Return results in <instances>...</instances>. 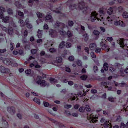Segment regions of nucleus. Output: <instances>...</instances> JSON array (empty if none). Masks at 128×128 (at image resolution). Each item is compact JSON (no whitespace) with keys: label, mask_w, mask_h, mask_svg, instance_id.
Segmentation results:
<instances>
[{"label":"nucleus","mask_w":128,"mask_h":128,"mask_svg":"<svg viewBox=\"0 0 128 128\" xmlns=\"http://www.w3.org/2000/svg\"><path fill=\"white\" fill-rule=\"evenodd\" d=\"M104 126V128H112V126L111 124V123H110L109 121H106L104 122L103 124Z\"/></svg>","instance_id":"9b49d317"},{"label":"nucleus","mask_w":128,"mask_h":128,"mask_svg":"<svg viewBox=\"0 0 128 128\" xmlns=\"http://www.w3.org/2000/svg\"><path fill=\"white\" fill-rule=\"evenodd\" d=\"M49 34L51 37L54 38L57 36V32L55 30L52 29H50L49 30Z\"/></svg>","instance_id":"0eeeda50"},{"label":"nucleus","mask_w":128,"mask_h":128,"mask_svg":"<svg viewBox=\"0 0 128 128\" xmlns=\"http://www.w3.org/2000/svg\"><path fill=\"white\" fill-rule=\"evenodd\" d=\"M65 42L63 41H62L60 42L59 46V47L60 48H63L65 45Z\"/></svg>","instance_id":"393cba45"},{"label":"nucleus","mask_w":128,"mask_h":128,"mask_svg":"<svg viewBox=\"0 0 128 128\" xmlns=\"http://www.w3.org/2000/svg\"><path fill=\"white\" fill-rule=\"evenodd\" d=\"M109 71L111 72H114L116 70V69L113 66H111L110 68Z\"/></svg>","instance_id":"4c0bfd02"},{"label":"nucleus","mask_w":128,"mask_h":128,"mask_svg":"<svg viewBox=\"0 0 128 128\" xmlns=\"http://www.w3.org/2000/svg\"><path fill=\"white\" fill-rule=\"evenodd\" d=\"M44 19L46 22H52L54 21L53 18H52V14L50 13H48L46 16L44 18Z\"/></svg>","instance_id":"7ed1b4c3"},{"label":"nucleus","mask_w":128,"mask_h":128,"mask_svg":"<svg viewBox=\"0 0 128 128\" xmlns=\"http://www.w3.org/2000/svg\"><path fill=\"white\" fill-rule=\"evenodd\" d=\"M101 48L102 50L107 52H108L110 50L109 46L106 44L104 45V46H102Z\"/></svg>","instance_id":"2eb2a0df"},{"label":"nucleus","mask_w":128,"mask_h":128,"mask_svg":"<svg viewBox=\"0 0 128 128\" xmlns=\"http://www.w3.org/2000/svg\"><path fill=\"white\" fill-rule=\"evenodd\" d=\"M17 13L18 15L20 16V17L24 18V14L23 12L19 10L18 11Z\"/></svg>","instance_id":"bb28decb"},{"label":"nucleus","mask_w":128,"mask_h":128,"mask_svg":"<svg viewBox=\"0 0 128 128\" xmlns=\"http://www.w3.org/2000/svg\"><path fill=\"white\" fill-rule=\"evenodd\" d=\"M62 58L61 57H59L56 58V62L59 65H61L62 63Z\"/></svg>","instance_id":"a211bd4d"},{"label":"nucleus","mask_w":128,"mask_h":128,"mask_svg":"<svg viewBox=\"0 0 128 128\" xmlns=\"http://www.w3.org/2000/svg\"><path fill=\"white\" fill-rule=\"evenodd\" d=\"M26 73L28 75H30L31 73V70L30 69H28L25 71Z\"/></svg>","instance_id":"79ce46f5"},{"label":"nucleus","mask_w":128,"mask_h":128,"mask_svg":"<svg viewBox=\"0 0 128 128\" xmlns=\"http://www.w3.org/2000/svg\"><path fill=\"white\" fill-rule=\"evenodd\" d=\"M18 53L20 54H21L23 53V49L22 48H20V49L18 50Z\"/></svg>","instance_id":"864d4df0"},{"label":"nucleus","mask_w":128,"mask_h":128,"mask_svg":"<svg viewBox=\"0 0 128 128\" xmlns=\"http://www.w3.org/2000/svg\"><path fill=\"white\" fill-rule=\"evenodd\" d=\"M42 77L40 76H38L37 77L36 83L38 84H40L41 86L45 87L46 86H49V84H48L44 80H42Z\"/></svg>","instance_id":"f257e3e1"},{"label":"nucleus","mask_w":128,"mask_h":128,"mask_svg":"<svg viewBox=\"0 0 128 128\" xmlns=\"http://www.w3.org/2000/svg\"><path fill=\"white\" fill-rule=\"evenodd\" d=\"M64 114L67 116H69L71 115L70 112L68 110H65Z\"/></svg>","instance_id":"de8ad7c7"},{"label":"nucleus","mask_w":128,"mask_h":128,"mask_svg":"<svg viewBox=\"0 0 128 128\" xmlns=\"http://www.w3.org/2000/svg\"><path fill=\"white\" fill-rule=\"evenodd\" d=\"M7 117L8 118H9V117L8 116V115H6V114H4L2 116V122H4V121H7V120H6V118Z\"/></svg>","instance_id":"412c9836"},{"label":"nucleus","mask_w":128,"mask_h":128,"mask_svg":"<svg viewBox=\"0 0 128 128\" xmlns=\"http://www.w3.org/2000/svg\"><path fill=\"white\" fill-rule=\"evenodd\" d=\"M72 107V105L70 104H66L64 106V107L65 108L68 109Z\"/></svg>","instance_id":"052dcab7"},{"label":"nucleus","mask_w":128,"mask_h":128,"mask_svg":"<svg viewBox=\"0 0 128 128\" xmlns=\"http://www.w3.org/2000/svg\"><path fill=\"white\" fill-rule=\"evenodd\" d=\"M68 60L70 61H73L74 60V57L73 56H70L68 58Z\"/></svg>","instance_id":"e2e57ef3"},{"label":"nucleus","mask_w":128,"mask_h":128,"mask_svg":"<svg viewBox=\"0 0 128 128\" xmlns=\"http://www.w3.org/2000/svg\"><path fill=\"white\" fill-rule=\"evenodd\" d=\"M85 108L83 106H80L78 109V111L81 112H84L85 111Z\"/></svg>","instance_id":"a878e982"},{"label":"nucleus","mask_w":128,"mask_h":128,"mask_svg":"<svg viewBox=\"0 0 128 128\" xmlns=\"http://www.w3.org/2000/svg\"><path fill=\"white\" fill-rule=\"evenodd\" d=\"M4 62L7 65H9L11 64V62L8 59H6L4 60Z\"/></svg>","instance_id":"aec40b11"},{"label":"nucleus","mask_w":128,"mask_h":128,"mask_svg":"<svg viewBox=\"0 0 128 128\" xmlns=\"http://www.w3.org/2000/svg\"><path fill=\"white\" fill-rule=\"evenodd\" d=\"M42 34L41 33V32L40 30H39L38 32V34L37 35L38 36V38H41L42 36Z\"/></svg>","instance_id":"09e8293b"},{"label":"nucleus","mask_w":128,"mask_h":128,"mask_svg":"<svg viewBox=\"0 0 128 128\" xmlns=\"http://www.w3.org/2000/svg\"><path fill=\"white\" fill-rule=\"evenodd\" d=\"M116 98H113L112 97H109L108 98V100L112 102H114Z\"/></svg>","instance_id":"5701e85b"},{"label":"nucleus","mask_w":128,"mask_h":128,"mask_svg":"<svg viewBox=\"0 0 128 128\" xmlns=\"http://www.w3.org/2000/svg\"><path fill=\"white\" fill-rule=\"evenodd\" d=\"M84 50H85V52H87L88 54H89V49L88 47H85L84 48Z\"/></svg>","instance_id":"0e129e2a"},{"label":"nucleus","mask_w":128,"mask_h":128,"mask_svg":"<svg viewBox=\"0 0 128 128\" xmlns=\"http://www.w3.org/2000/svg\"><path fill=\"white\" fill-rule=\"evenodd\" d=\"M122 16L124 18H128V13L126 12H124L122 14Z\"/></svg>","instance_id":"f704fd0d"},{"label":"nucleus","mask_w":128,"mask_h":128,"mask_svg":"<svg viewBox=\"0 0 128 128\" xmlns=\"http://www.w3.org/2000/svg\"><path fill=\"white\" fill-rule=\"evenodd\" d=\"M36 49H33L31 50V51L32 54H35L36 52Z\"/></svg>","instance_id":"bf43d9fd"},{"label":"nucleus","mask_w":128,"mask_h":128,"mask_svg":"<svg viewBox=\"0 0 128 128\" xmlns=\"http://www.w3.org/2000/svg\"><path fill=\"white\" fill-rule=\"evenodd\" d=\"M124 46H125L128 48V39H126L124 40Z\"/></svg>","instance_id":"58836bf2"},{"label":"nucleus","mask_w":128,"mask_h":128,"mask_svg":"<svg viewBox=\"0 0 128 128\" xmlns=\"http://www.w3.org/2000/svg\"><path fill=\"white\" fill-rule=\"evenodd\" d=\"M104 69L105 71H107L108 70V65L107 62H105L103 65Z\"/></svg>","instance_id":"b1692460"},{"label":"nucleus","mask_w":128,"mask_h":128,"mask_svg":"<svg viewBox=\"0 0 128 128\" xmlns=\"http://www.w3.org/2000/svg\"><path fill=\"white\" fill-rule=\"evenodd\" d=\"M98 15V14L96 11H94L92 12L90 16H97Z\"/></svg>","instance_id":"ea45409f"},{"label":"nucleus","mask_w":128,"mask_h":128,"mask_svg":"<svg viewBox=\"0 0 128 128\" xmlns=\"http://www.w3.org/2000/svg\"><path fill=\"white\" fill-rule=\"evenodd\" d=\"M68 23V25L70 26H72L74 24V22L70 20H69Z\"/></svg>","instance_id":"8fccbe9b"},{"label":"nucleus","mask_w":128,"mask_h":128,"mask_svg":"<svg viewBox=\"0 0 128 128\" xmlns=\"http://www.w3.org/2000/svg\"><path fill=\"white\" fill-rule=\"evenodd\" d=\"M43 103L44 104V105L45 107H48L49 106L50 108H51V107L52 105L50 104L48 102L44 101Z\"/></svg>","instance_id":"c756f323"},{"label":"nucleus","mask_w":128,"mask_h":128,"mask_svg":"<svg viewBox=\"0 0 128 128\" xmlns=\"http://www.w3.org/2000/svg\"><path fill=\"white\" fill-rule=\"evenodd\" d=\"M93 33L95 35L98 36L99 35L100 32L98 30H94Z\"/></svg>","instance_id":"603ef678"},{"label":"nucleus","mask_w":128,"mask_h":128,"mask_svg":"<svg viewBox=\"0 0 128 128\" xmlns=\"http://www.w3.org/2000/svg\"><path fill=\"white\" fill-rule=\"evenodd\" d=\"M116 120H115L116 122H118L120 121L121 120V118L120 116L118 115L116 116Z\"/></svg>","instance_id":"72a5a7b5"},{"label":"nucleus","mask_w":128,"mask_h":128,"mask_svg":"<svg viewBox=\"0 0 128 128\" xmlns=\"http://www.w3.org/2000/svg\"><path fill=\"white\" fill-rule=\"evenodd\" d=\"M33 100L38 104H40V100L39 98L35 97L34 98Z\"/></svg>","instance_id":"cd10ccee"},{"label":"nucleus","mask_w":128,"mask_h":128,"mask_svg":"<svg viewBox=\"0 0 128 128\" xmlns=\"http://www.w3.org/2000/svg\"><path fill=\"white\" fill-rule=\"evenodd\" d=\"M113 12V9L112 7H110L108 10V12L109 14H111Z\"/></svg>","instance_id":"473e14b6"},{"label":"nucleus","mask_w":128,"mask_h":128,"mask_svg":"<svg viewBox=\"0 0 128 128\" xmlns=\"http://www.w3.org/2000/svg\"><path fill=\"white\" fill-rule=\"evenodd\" d=\"M85 108V110H86L87 111L89 112L90 111V106L88 105H86Z\"/></svg>","instance_id":"a19ab883"},{"label":"nucleus","mask_w":128,"mask_h":128,"mask_svg":"<svg viewBox=\"0 0 128 128\" xmlns=\"http://www.w3.org/2000/svg\"><path fill=\"white\" fill-rule=\"evenodd\" d=\"M80 78L82 80H85L87 78V76L86 75H83L80 77Z\"/></svg>","instance_id":"3c124183"},{"label":"nucleus","mask_w":128,"mask_h":128,"mask_svg":"<svg viewBox=\"0 0 128 128\" xmlns=\"http://www.w3.org/2000/svg\"><path fill=\"white\" fill-rule=\"evenodd\" d=\"M66 35L68 36V38H72L73 36V34L71 32V31L70 30H68L66 34Z\"/></svg>","instance_id":"4be33fe9"},{"label":"nucleus","mask_w":128,"mask_h":128,"mask_svg":"<svg viewBox=\"0 0 128 128\" xmlns=\"http://www.w3.org/2000/svg\"><path fill=\"white\" fill-rule=\"evenodd\" d=\"M7 10V12L10 15L13 14V12L12 9L10 8H9Z\"/></svg>","instance_id":"c85d7f7f"},{"label":"nucleus","mask_w":128,"mask_h":128,"mask_svg":"<svg viewBox=\"0 0 128 128\" xmlns=\"http://www.w3.org/2000/svg\"><path fill=\"white\" fill-rule=\"evenodd\" d=\"M79 34H83V37L85 41L86 42L88 40L89 38L88 36V34L86 33V31H84V33H81V32H80Z\"/></svg>","instance_id":"1a4fd4ad"},{"label":"nucleus","mask_w":128,"mask_h":128,"mask_svg":"<svg viewBox=\"0 0 128 128\" xmlns=\"http://www.w3.org/2000/svg\"><path fill=\"white\" fill-rule=\"evenodd\" d=\"M49 51L50 52H55L56 51V50L54 48H50L49 50Z\"/></svg>","instance_id":"680f3d73"},{"label":"nucleus","mask_w":128,"mask_h":128,"mask_svg":"<svg viewBox=\"0 0 128 128\" xmlns=\"http://www.w3.org/2000/svg\"><path fill=\"white\" fill-rule=\"evenodd\" d=\"M114 25L116 26L120 25V24H121L120 20L119 21L116 20L114 22Z\"/></svg>","instance_id":"c03bdc74"},{"label":"nucleus","mask_w":128,"mask_h":128,"mask_svg":"<svg viewBox=\"0 0 128 128\" xmlns=\"http://www.w3.org/2000/svg\"><path fill=\"white\" fill-rule=\"evenodd\" d=\"M101 84L105 87V88H108V86H107L108 85L107 82H101Z\"/></svg>","instance_id":"2f4dec72"},{"label":"nucleus","mask_w":128,"mask_h":128,"mask_svg":"<svg viewBox=\"0 0 128 128\" xmlns=\"http://www.w3.org/2000/svg\"><path fill=\"white\" fill-rule=\"evenodd\" d=\"M10 49L11 51L13 50L14 48V44L12 43H11L10 44Z\"/></svg>","instance_id":"49530a36"},{"label":"nucleus","mask_w":128,"mask_h":128,"mask_svg":"<svg viewBox=\"0 0 128 128\" xmlns=\"http://www.w3.org/2000/svg\"><path fill=\"white\" fill-rule=\"evenodd\" d=\"M7 110L11 115H13L16 113V110L14 106H9L7 108Z\"/></svg>","instance_id":"f03ea898"},{"label":"nucleus","mask_w":128,"mask_h":128,"mask_svg":"<svg viewBox=\"0 0 128 128\" xmlns=\"http://www.w3.org/2000/svg\"><path fill=\"white\" fill-rule=\"evenodd\" d=\"M37 15L39 19H40V18H42L43 16L42 14L39 12H37Z\"/></svg>","instance_id":"e433bc0d"},{"label":"nucleus","mask_w":128,"mask_h":128,"mask_svg":"<svg viewBox=\"0 0 128 128\" xmlns=\"http://www.w3.org/2000/svg\"><path fill=\"white\" fill-rule=\"evenodd\" d=\"M10 18L9 16H6L5 17H4L2 19V22L5 23L9 22Z\"/></svg>","instance_id":"ddd939ff"},{"label":"nucleus","mask_w":128,"mask_h":128,"mask_svg":"<svg viewBox=\"0 0 128 128\" xmlns=\"http://www.w3.org/2000/svg\"><path fill=\"white\" fill-rule=\"evenodd\" d=\"M66 46L67 48H70L71 46V44L69 42H67L66 44Z\"/></svg>","instance_id":"5fc2aeb1"},{"label":"nucleus","mask_w":128,"mask_h":128,"mask_svg":"<svg viewBox=\"0 0 128 128\" xmlns=\"http://www.w3.org/2000/svg\"><path fill=\"white\" fill-rule=\"evenodd\" d=\"M13 32L14 31L13 28L11 27H8V32H7L9 34L12 35L13 34Z\"/></svg>","instance_id":"f3484780"},{"label":"nucleus","mask_w":128,"mask_h":128,"mask_svg":"<svg viewBox=\"0 0 128 128\" xmlns=\"http://www.w3.org/2000/svg\"><path fill=\"white\" fill-rule=\"evenodd\" d=\"M55 24L56 27L62 30L65 27L66 25L64 23L60 22L58 21H56L55 23Z\"/></svg>","instance_id":"39448f33"},{"label":"nucleus","mask_w":128,"mask_h":128,"mask_svg":"<svg viewBox=\"0 0 128 128\" xmlns=\"http://www.w3.org/2000/svg\"><path fill=\"white\" fill-rule=\"evenodd\" d=\"M58 32L61 36H64L65 34L66 33L60 30H58Z\"/></svg>","instance_id":"338daca9"},{"label":"nucleus","mask_w":128,"mask_h":128,"mask_svg":"<svg viewBox=\"0 0 128 128\" xmlns=\"http://www.w3.org/2000/svg\"><path fill=\"white\" fill-rule=\"evenodd\" d=\"M101 51V49L100 48H96L95 50V52L96 53H100V52Z\"/></svg>","instance_id":"6e6d98bb"},{"label":"nucleus","mask_w":128,"mask_h":128,"mask_svg":"<svg viewBox=\"0 0 128 128\" xmlns=\"http://www.w3.org/2000/svg\"><path fill=\"white\" fill-rule=\"evenodd\" d=\"M124 40L123 38H120L119 40L118 43L119 45H120V47L124 48Z\"/></svg>","instance_id":"4468645a"},{"label":"nucleus","mask_w":128,"mask_h":128,"mask_svg":"<svg viewBox=\"0 0 128 128\" xmlns=\"http://www.w3.org/2000/svg\"><path fill=\"white\" fill-rule=\"evenodd\" d=\"M77 6L78 9L80 10H83L87 6L86 5L85 3L83 1H81L79 2Z\"/></svg>","instance_id":"423d86ee"},{"label":"nucleus","mask_w":128,"mask_h":128,"mask_svg":"<svg viewBox=\"0 0 128 128\" xmlns=\"http://www.w3.org/2000/svg\"><path fill=\"white\" fill-rule=\"evenodd\" d=\"M50 80L52 84H54L57 82V80L54 79L52 78H50Z\"/></svg>","instance_id":"c9c22d12"},{"label":"nucleus","mask_w":128,"mask_h":128,"mask_svg":"<svg viewBox=\"0 0 128 128\" xmlns=\"http://www.w3.org/2000/svg\"><path fill=\"white\" fill-rule=\"evenodd\" d=\"M26 25V27L28 28L31 29L32 28V26L30 24L28 23Z\"/></svg>","instance_id":"69168bd1"},{"label":"nucleus","mask_w":128,"mask_h":128,"mask_svg":"<svg viewBox=\"0 0 128 128\" xmlns=\"http://www.w3.org/2000/svg\"><path fill=\"white\" fill-rule=\"evenodd\" d=\"M76 98L75 96H71L69 98L68 100V101H69L70 100L71 101L74 100H75Z\"/></svg>","instance_id":"13d9d810"},{"label":"nucleus","mask_w":128,"mask_h":128,"mask_svg":"<svg viewBox=\"0 0 128 128\" xmlns=\"http://www.w3.org/2000/svg\"><path fill=\"white\" fill-rule=\"evenodd\" d=\"M2 128H8L9 126V124L7 121H6L2 122Z\"/></svg>","instance_id":"dca6fc26"},{"label":"nucleus","mask_w":128,"mask_h":128,"mask_svg":"<svg viewBox=\"0 0 128 128\" xmlns=\"http://www.w3.org/2000/svg\"><path fill=\"white\" fill-rule=\"evenodd\" d=\"M82 12L85 15H86L88 14V7L87 6L83 10Z\"/></svg>","instance_id":"6ab92c4d"},{"label":"nucleus","mask_w":128,"mask_h":128,"mask_svg":"<svg viewBox=\"0 0 128 128\" xmlns=\"http://www.w3.org/2000/svg\"><path fill=\"white\" fill-rule=\"evenodd\" d=\"M0 71L2 73H6L9 74L10 72L9 69L6 68L3 66H0Z\"/></svg>","instance_id":"6e6552de"},{"label":"nucleus","mask_w":128,"mask_h":128,"mask_svg":"<svg viewBox=\"0 0 128 128\" xmlns=\"http://www.w3.org/2000/svg\"><path fill=\"white\" fill-rule=\"evenodd\" d=\"M89 47L90 49L91 50H94L96 48V45L95 43H92L90 44Z\"/></svg>","instance_id":"f8f14e48"},{"label":"nucleus","mask_w":128,"mask_h":128,"mask_svg":"<svg viewBox=\"0 0 128 128\" xmlns=\"http://www.w3.org/2000/svg\"><path fill=\"white\" fill-rule=\"evenodd\" d=\"M47 118L49 120H50L52 122L55 124L56 125H58L60 128H63L64 127H65L64 125L62 123L59 122L55 120L54 119L50 118L49 117H47Z\"/></svg>","instance_id":"20e7f679"},{"label":"nucleus","mask_w":128,"mask_h":128,"mask_svg":"<svg viewBox=\"0 0 128 128\" xmlns=\"http://www.w3.org/2000/svg\"><path fill=\"white\" fill-rule=\"evenodd\" d=\"M91 20L92 22H94L95 20H96L98 17L97 16H90Z\"/></svg>","instance_id":"37998d69"},{"label":"nucleus","mask_w":128,"mask_h":128,"mask_svg":"<svg viewBox=\"0 0 128 128\" xmlns=\"http://www.w3.org/2000/svg\"><path fill=\"white\" fill-rule=\"evenodd\" d=\"M24 18L19 17L18 18V23L20 24V26L21 27H23L25 25V23L22 20Z\"/></svg>","instance_id":"9d476101"},{"label":"nucleus","mask_w":128,"mask_h":128,"mask_svg":"<svg viewBox=\"0 0 128 128\" xmlns=\"http://www.w3.org/2000/svg\"><path fill=\"white\" fill-rule=\"evenodd\" d=\"M6 10L5 8L2 6H0V12L3 13L5 12Z\"/></svg>","instance_id":"a18cd8bd"},{"label":"nucleus","mask_w":128,"mask_h":128,"mask_svg":"<svg viewBox=\"0 0 128 128\" xmlns=\"http://www.w3.org/2000/svg\"><path fill=\"white\" fill-rule=\"evenodd\" d=\"M1 28L4 30L6 32H8V29L7 28L3 26H1Z\"/></svg>","instance_id":"4d7b16f0"},{"label":"nucleus","mask_w":128,"mask_h":128,"mask_svg":"<svg viewBox=\"0 0 128 128\" xmlns=\"http://www.w3.org/2000/svg\"><path fill=\"white\" fill-rule=\"evenodd\" d=\"M28 31L27 30H24V36L26 37L28 35Z\"/></svg>","instance_id":"774afa93"},{"label":"nucleus","mask_w":128,"mask_h":128,"mask_svg":"<svg viewBox=\"0 0 128 128\" xmlns=\"http://www.w3.org/2000/svg\"><path fill=\"white\" fill-rule=\"evenodd\" d=\"M98 119V117H95L94 118H92L91 119L90 121V122H91L93 123L96 122L98 121L97 119Z\"/></svg>","instance_id":"7c9ffc66"}]
</instances>
